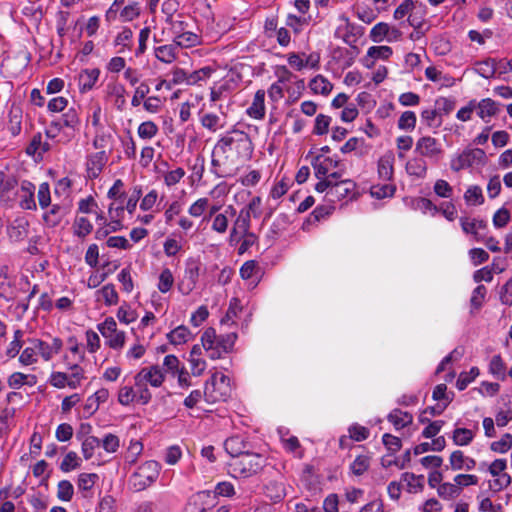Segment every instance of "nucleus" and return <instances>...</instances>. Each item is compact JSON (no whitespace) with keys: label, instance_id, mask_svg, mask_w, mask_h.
Returning <instances> with one entry per match:
<instances>
[{"label":"nucleus","instance_id":"4468645a","mask_svg":"<svg viewBox=\"0 0 512 512\" xmlns=\"http://www.w3.org/2000/svg\"><path fill=\"white\" fill-rule=\"evenodd\" d=\"M201 343L210 359L215 360L222 357L226 352L217 344L216 331L213 328L206 329L201 336Z\"/></svg>","mask_w":512,"mask_h":512},{"label":"nucleus","instance_id":"a19ab883","mask_svg":"<svg viewBox=\"0 0 512 512\" xmlns=\"http://www.w3.org/2000/svg\"><path fill=\"white\" fill-rule=\"evenodd\" d=\"M72 228L74 235L82 239L88 236L93 230L92 223L83 216H77L75 218Z\"/></svg>","mask_w":512,"mask_h":512},{"label":"nucleus","instance_id":"58836bf2","mask_svg":"<svg viewBox=\"0 0 512 512\" xmlns=\"http://www.w3.org/2000/svg\"><path fill=\"white\" fill-rule=\"evenodd\" d=\"M8 233L10 238L15 241L23 240L28 235V221L25 219H17L9 227Z\"/></svg>","mask_w":512,"mask_h":512},{"label":"nucleus","instance_id":"f3484780","mask_svg":"<svg viewBox=\"0 0 512 512\" xmlns=\"http://www.w3.org/2000/svg\"><path fill=\"white\" fill-rule=\"evenodd\" d=\"M251 216L249 210H241L230 232V241H239L243 235H248Z\"/></svg>","mask_w":512,"mask_h":512},{"label":"nucleus","instance_id":"f03ea898","mask_svg":"<svg viewBox=\"0 0 512 512\" xmlns=\"http://www.w3.org/2000/svg\"><path fill=\"white\" fill-rule=\"evenodd\" d=\"M341 177L342 173L336 171L330 175L329 180L318 182L315 185V190L325 193V199L332 203L353 198L356 191L355 182L350 179L339 180Z\"/></svg>","mask_w":512,"mask_h":512},{"label":"nucleus","instance_id":"f257e3e1","mask_svg":"<svg viewBox=\"0 0 512 512\" xmlns=\"http://www.w3.org/2000/svg\"><path fill=\"white\" fill-rule=\"evenodd\" d=\"M253 154V144L243 131H233L222 136L212 152V166L221 177L234 175L240 166L249 161Z\"/></svg>","mask_w":512,"mask_h":512},{"label":"nucleus","instance_id":"dca6fc26","mask_svg":"<svg viewBox=\"0 0 512 512\" xmlns=\"http://www.w3.org/2000/svg\"><path fill=\"white\" fill-rule=\"evenodd\" d=\"M106 99L118 111H122L126 105V89L117 82L109 83L106 86Z\"/></svg>","mask_w":512,"mask_h":512},{"label":"nucleus","instance_id":"e2e57ef3","mask_svg":"<svg viewBox=\"0 0 512 512\" xmlns=\"http://www.w3.org/2000/svg\"><path fill=\"white\" fill-rule=\"evenodd\" d=\"M266 495L273 501L281 500L285 495V488L282 483L277 481L269 482L266 487Z\"/></svg>","mask_w":512,"mask_h":512},{"label":"nucleus","instance_id":"6e6552de","mask_svg":"<svg viewBox=\"0 0 512 512\" xmlns=\"http://www.w3.org/2000/svg\"><path fill=\"white\" fill-rule=\"evenodd\" d=\"M415 152L423 159L437 163L443 158L444 149L438 139L426 135L420 137L415 144Z\"/></svg>","mask_w":512,"mask_h":512},{"label":"nucleus","instance_id":"412c9836","mask_svg":"<svg viewBox=\"0 0 512 512\" xmlns=\"http://www.w3.org/2000/svg\"><path fill=\"white\" fill-rule=\"evenodd\" d=\"M449 463L451 469L454 471L457 470H466L471 471L476 466L475 459L466 456L463 451L455 450L450 454Z\"/></svg>","mask_w":512,"mask_h":512},{"label":"nucleus","instance_id":"20e7f679","mask_svg":"<svg viewBox=\"0 0 512 512\" xmlns=\"http://www.w3.org/2000/svg\"><path fill=\"white\" fill-rule=\"evenodd\" d=\"M63 362L71 374L54 371L50 374L49 384L57 389H64L67 386L71 389L78 388L85 379L83 368L77 363H71L67 354L63 356Z\"/></svg>","mask_w":512,"mask_h":512},{"label":"nucleus","instance_id":"aec40b11","mask_svg":"<svg viewBox=\"0 0 512 512\" xmlns=\"http://www.w3.org/2000/svg\"><path fill=\"white\" fill-rule=\"evenodd\" d=\"M34 192L35 186L30 182H23L19 189H15V196L19 198L20 206L23 209L31 210L36 208Z\"/></svg>","mask_w":512,"mask_h":512},{"label":"nucleus","instance_id":"bf43d9fd","mask_svg":"<svg viewBox=\"0 0 512 512\" xmlns=\"http://www.w3.org/2000/svg\"><path fill=\"white\" fill-rule=\"evenodd\" d=\"M201 124L211 132H216L218 129L224 127V123L221 121V118L213 113L203 115L201 118Z\"/></svg>","mask_w":512,"mask_h":512},{"label":"nucleus","instance_id":"680f3d73","mask_svg":"<svg viewBox=\"0 0 512 512\" xmlns=\"http://www.w3.org/2000/svg\"><path fill=\"white\" fill-rule=\"evenodd\" d=\"M489 371L498 379H504L506 375V366L500 355H494L489 364Z\"/></svg>","mask_w":512,"mask_h":512},{"label":"nucleus","instance_id":"864d4df0","mask_svg":"<svg viewBox=\"0 0 512 512\" xmlns=\"http://www.w3.org/2000/svg\"><path fill=\"white\" fill-rule=\"evenodd\" d=\"M464 199L468 205H481L484 202V197L481 187L473 185L468 187L464 194Z\"/></svg>","mask_w":512,"mask_h":512},{"label":"nucleus","instance_id":"c756f323","mask_svg":"<svg viewBox=\"0 0 512 512\" xmlns=\"http://www.w3.org/2000/svg\"><path fill=\"white\" fill-rule=\"evenodd\" d=\"M100 71L96 68L83 70L78 77V85L81 92L90 91L96 84Z\"/></svg>","mask_w":512,"mask_h":512},{"label":"nucleus","instance_id":"f8f14e48","mask_svg":"<svg viewBox=\"0 0 512 512\" xmlns=\"http://www.w3.org/2000/svg\"><path fill=\"white\" fill-rule=\"evenodd\" d=\"M338 165L339 161L333 157L317 156L312 163V166L314 169V175L319 180L318 182L329 180L330 175L335 172L333 170L336 169Z\"/></svg>","mask_w":512,"mask_h":512},{"label":"nucleus","instance_id":"b1692460","mask_svg":"<svg viewBox=\"0 0 512 512\" xmlns=\"http://www.w3.org/2000/svg\"><path fill=\"white\" fill-rule=\"evenodd\" d=\"M16 180L13 176L0 171V200L11 201L16 193Z\"/></svg>","mask_w":512,"mask_h":512},{"label":"nucleus","instance_id":"8fccbe9b","mask_svg":"<svg viewBox=\"0 0 512 512\" xmlns=\"http://www.w3.org/2000/svg\"><path fill=\"white\" fill-rule=\"evenodd\" d=\"M489 448L495 453H507L512 448V435L509 433L503 434L499 440L493 441Z\"/></svg>","mask_w":512,"mask_h":512},{"label":"nucleus","instance_id":"e433bc0d","mask_svg":"<svg viewBox=\"0 0 512 512\" xmlns=\"http://www.w3.org/2000/svg\"><path fill=\"white\" fill-rule=\"evenodd\" d=\"M477 114L480 118L486 119L497 114L498 107L494 100L490 98L482 99L476 103Z\"/></svg>","mask_w":512,"mask_h":512},{"label":"nucleus","instance_id":"423d86ee","mask_svg":"<svg viewBox=\"0 0 512 512\" xmlns=\"http://www.w3.org/2000/svg\"><path fill=\"white\" fill-rule=\"evenodd\" d=\"M160 470L161 465L157 461H146L132 474L129 483L135 491H142L157 480Z\"/></svg>","mask_w":512,"mask_h":512},{"label":"nucleus","instance_id":"a878e982","mask_svg":"<svg viewBox=\"0 0 512 512\" xmlns=\"http://www.w3.org/2000/svg\"><path fill=\"white\" fill-rule=\"evenodd\" d=\"M405 170L408 175L423 179L427 175L428 165L422 157H415L407 161Z\"/></svg>","mask_w":512,"mask_h":512},{"label":"nucleus","instance_id":"13d9d810","mask_svg":"<svg viewBox=\"0 0 512 512\" xmlns=\"http://www.w3.org/2000/svg\"><path fill=\"white\" fill-rule=\"evenodd\" d=\"M21 119L22 113L19 108H13L10 110L7 128L13 136L18 135L21 132Z\"/></svg>","mask_w":512,"mask_h":512},{"label":"nucleus","instance_id":"09e8293b","mask_svg":"<svg viewBox=\"0 0 512 512\" xmlns=\"http://www.w3.org/2000/svg\"><path fill=\"white\" fill-rule=\"evenodd\" d=\"M416 2L413 0H405L403 1L394 11L393 18L396 21H401L404 18L407 20L411 17V14L414 13V7L416 6Z\"/></svg>","mask_w":512,"mask_h":512},{"label":"nucleus","instance_id":"2eb2a0df","mask_svg":"<svg viewBox=\"0 0 512 512\" xmlns=\"http://www.w3.org/2000/svg\"><path fill=\"white\" fill-rule=\"evenodd\" d=\"M199 266L191 263L185 269L182 279L178 283V289L183 295H189L196 287L199 278Z\"/></svg>","mask_w":512,"mask_h":512},{"label":"nucleus","instance_id":"4c0bfd02","mask_svg":"<svg viewBox=\"0 0 512 512\" xmlns=\"http://www.w3.org/2000/svg\"><path fill=\"white\" fill-rule=\"evenodd\" d=\"M310 89L316 94L328 95L332 89V83L322 75L315 76L309 83Z\"/></svg>","mask_w":512,"mask_h":512},{"label":"nucleus","instance_id":"473e14b6","mask_svg":"<svg viewBox=\"0 0 512 512\" xmlns=\"http://www.w3.org/2000/svg\"><path fill=\"white\" fill-rule=\"evenodd\" d=\"M476 430L457 427L452 432V441L456 446H468L474 439Z\"/></svg>","mask_w":512,"mask_h":512},{"label":"nucleus","instance_id":"6e6d98bb","mask_svg":"<svg viewBox=\"0 0 512 512\" xmlns=\"http://www.w3.org/2000/svg\"><path fill=\"white\" fill-rule=\"evenodd\" d=\"M174 285V277L169 268H164L159 275L157 288L161 293H167Z\"/></svg>","mask_w":512,"mask_h":512},{"label":"nucleus","instance_id":"c03bdc74","mask_svg":"<svg viewBox=\"0 0 512 512\" xmlns=\"http://www.w3.org/2000/svg\"><path fill=\"white\" fill-rule=\"evenodd\" d=\"M35 382V376H29L21 372H14L8 378V385L13 389H19L25 384L33 385Z\"/></svg>","mask_w":512,"mask_h":512},{"label":"nucleus","instance_id":"c85d7f7f","mask_svg":"<svg viewBox=\"0 0 512 512\" xmlns=\"http://www.w3.org/2000/svg\"><path fill=\"white\" fill-rule=\"evenodd\" d=\"M96 301L103 302L106 306H114L119 301V295L113 284H106L95 293Z\"/></svg>","mask_w":512,"mask_h":512},{"label":"nucleus","instance_id":"a18cd8bd","mask_svg":"<svg viewBox=\"0 0 512 512\" xmlns=\"http://www.w3.org/2000/svg\"><path fill=\"white\" fill-rule=\"evenodd\" d=\"M81 458L75 451H69L60 463L61 471L68 473L75 469L80 468L81 466Z\"/></svg>","mask_w":512,"mask_h":512},{"label":"nucleus","instance_id":"ddd939ff","mask_svg":"<svg viewBox=\"0 0 512 512\" xmlns=\"http://www.w3.org/2000/svg\"><path fill=\"white\" fill-rule=\"evenodd\" d=\"M39 356L45 361H51L54 356L58 355L63 348V341L58 337H53L50 342L34 338Z\"/></svg>","mask_w":512,"mask_h":512},{"label":"nucleus","instance_id":"052dcab7","mask_svg":"<svg viewBox=\"0 0 512 512\" xmlns=\"http://www.w3.org/2000/svg\"><path fill=\"white\" fill-rule=\"evenodd\" d=\"M99 476L96 473H81L77 479V487L82 491H89L98 481Z\"/></svg>","mask_w":512,"mask_h":512},{"label":"nucleus","instance_id":"4be33fe9","mask_svg":"<svg viewBox=\"0 0 512 512\" xmlns=\"http://www.w3.org/2000/svg\"><path fill=\"white\" fill-rule=\"evenodd\" d=\"M106 162L107 156L104 151L90 155L86 163L88 177L91 179L97 178L100 175Z\"/></svg>","mask_w":512,"mask_h":512},{"label":"nucleus","instance_id":"338daca9","mask_svg":"<svg viewBox=\"0 0 512 512\" xmlns=\"http://www.w3.org/2000/svg\"><path fill=\"white\" fill-rule=\"evenodd\" d=\"M143 451V444L139 440H131L127 448L125 459L128 463H136L139 455Z\"/></svg>","mask_w":512,"mask_h":512},{"label":"nucleus","instance_id":"603ef678","mask_svg":"<svg viewBox=\"0 0 512 512\" xmlns=\"http://www.w3.org/2000/svg\"><path fill=\"white\" fill-rule=\"evenodd\" d=\"M159 132V128L153 121L142 122L137 129L138 136L143 140L154 138Z\"/></svg>","mask_w":512,"mask_h":512},{"label":"nucleus","instance_id":"5701e85b","mask_svg":"<svg viewBox=\"0 0 512 512\" xmlns=\"http://www.w3.org/2000/svg\"><path fill=\"white\" fill-rule=\"evenodd\" d=\"M202 348L200 345H194L190 351L188 362L193 376H201L206 369V361L201 357Z\"/></svg>","mask_w":512,"mask_h":512},{"label":"nucleus","instance_id":"49530a36","mask_svg":"<svg viewBox=\"0 0 512 512\" xmlns=\"http://www.w3.org/2000/svg\"><path fill=\"white\" fill-rule=\"evenodd\" d=\"M396 187L391 183L375 184L370 188V194L376 199H383L392 197L395 193Z\"/></svg>","mask_w":512,"mask_h":512},{"label":"nucleus","instance_id":"393cba45","mask_svg":"<svg viewBox=\"0 0 512 512\" xmlns=\"http://www.w3.org/2000/svg\"><path fill=\"white\" fill-rule=\"evenodd\" d=\"M265 91H256L251 105L247 108V114L253 119H263L265 116Z\"/></svg>","mask_w":512,"mask_h":512},{"label":"nucleus","instance_id":"7ed1b4c3","mask_svg":"<svg viewBox=\"0 0 512 512\" xmlns=\"http://www.w3.org/2000/svg\"><path fill=\"white\" fill-rule=\"evenodd\" d=\"M265 465V458L261 454L245 452L239 457L231 458L228 463L230 472L235 477H250L257 474Z\"/></svg>","mask_w":512,"mask_h":512},{"label":"nucleus","instance_id":"37998d69","mask_svg":"<svg viewBox=\"0 0 512 512\" xmlns=\"http://www.w3.org/2000/svg\"><path fill=\"white\" fill-rule=\"evenodd\" d=\"M101 440L95 436H85L81 442V452L86 460L93 457L95 450L100 446Z\"/></svg>","mask_w":512,"mask_h":512},{"label":"nucleus","instance_id":"c9c22d12","mask_svg":"<svg viewBox=\"0 0 512 512\" xmlns=\"http://www.w3.org/2000/svg\"><path fill=\"white\" fill-rule=\"evenodd\" d=\"M230 211L231 215L235 214V209L232 206H228L224 213L216 214L212 219L211 229L219 234H224L229 225L228 212Z\"/></svg>","mask_w":512,"mask_h":512},{"label":"nucleus","instance_id":"f704fd0d","mask_svg":"<svg viewBox=\"0 0 512 512\" xmlns=\"http://www.w3.org/2000/svg\"><path fill=\"white\" fill-rule=\"evenodd\" d=\"M388 420L396 429H402L412 423L413 416L409 412L394 409L389 413Z\"/></svg>","mask_w":512,"mask_h":512},{"label":"nucleus","instance_id":"39448f33","mask_svg":"<svg viewBox=\"0 0 512 512\" xmlns=\"http://www.w3.org/2000/svg\"><path fill=\"white\" fill-rule=\"evenodd\" d=\"M230 379L220 372H215L204 387V398L209 403L225 401L231 394Z\"/></svg>","mask_w":512,"mask_h":512},{"label":"nucleus","instance_id":"0eeeda50","mask_svg":"<svg viewBox=\"0 0 512 512\" xmlns=\"http://www.w3.org/2000/svg\"><path fill=\"white\" fill-rule=\"evenodd\" d=\"M99 332L104 337L106 345L114 350L122 349L126 342V333L117 328V323L113 317H107L97 326Z\"/></svg>","mask_w":512,"mask_h":512},{"label":"nucleus","instance_id":"4d7b16f0","mask_svg":"<svg viewBox=\"0 0 512 512\" xmlns=\"http://www.w3.org/2000/svg\"><path fill=\"white\" fill-rule=\"evenodd\" d=\"M462 230L467 234H472L478 240V230L485 227V224L481 220L461 218L460 220Z\"/></svg>","mask_w":512,"mask_h":512},{"label":"nucleus","instance_id":"69168bd1","mask_svg":"<svg viewBox=\"0 0 512 512\" xmlns=\"http://www.w3.org/2000/svg\"><path fill=\"white\" fill-rule=\"evenodd\" d=\"M209 208V199L208 198H199L195 202H193L188 208V214L191 217H201Z\"/></svg>","mask_w":512,"mask_h":512},{"label":"nucleus","instance_id":"2f4dec72","mask_svg":"<svg viewBox=\"0 0 512 512\" xmlns=\"http://www.w3.org/2000/svg\"><path fill=\"white\" fill-rule=\"evenodd\" d=\"M67 214V208L58 204H54L45 212L43 219L50 227L57 226Z\"/></svg>","mask_w":512,"mask_h":512},{"label":"nucleus","instance_id":"79ce46f5","mask_svg":"<svg viewBox=\"0 0 512 512\" xmlns=\"http://www.w3.org/2000/svg\"><path fill=\"white\" fill-rule=\"evenodd\" d=\"M499 68V62L497 63L493 59H487L476 64L475 71L483 78H492L497 69Z\"/></svg>","mask_w":512,"mask_h":512},{"label":"nucleus","instance_id":"9b49d317","mask_svg":"<svg viewBox=\"0 0 512 512\" xmlns=\"http://www.w3.org/2000/svg\"><path fill=\"white\" fill-rule=\"evenodd\" d=\"M507 468V461L503 458L495 459L488 468L489 473L496 477L494 480L493 487L496 490H502L507 488L511 483V477L505 472Z\"/></svg>","mask_w":512,"mask_h":512},{"label":"nucleus","instance_id":"cd10ccee","mask_svg":"<svg viewBox=\"0 0 512 512\" xmlns=\"http://www.w3.org/2000/svg\"><path fill=\"white\" fill-rule=\"evenodd\" d=\"M39 353L34 338L28 340V345L21 351L18 361L22 366H31L38 363Z\"/></svg>","mask_w":512,"mask_h":512},{"label":"nucleus","instance_id":"ea45409f","mask_svg":"<svg viewBox=\"0 0 512 512\" xmlns=\"http://www.w3.org/2000/svg\"><path fill=\"white\" fill-rule=\"evenodd\" d=\"M191 336L190 330L186 326L181 325L168 333L167 338L173 345H181L188 342Z\"/></svg>","mask_w":512,"mask_h":512},{"label":"nucleus","instance_id":"6ab92c4d","mask_svg":"<svg viewBox=\"0 0 512 512\" xmlns=\"http://www.w3.org/2000/svg\"><path fill=\"white\" fill-rule=\"evenodd\" d=\"M395 156L388 151L382 155L377 162V174L380 180L390 181L394 174Z\"/></svg>","mask_w":512,"mask_h":512},{"label":"nucleus","instance_id":"a211bd4d","mask_svg":"<svg viewBox=\"0 0 512 512\" xmlns=\"http://www.w3.org/2000/svg\"><path fill=\"white\" fill-rule=\"evenodd\" d=\"M392 53V48L389 46H372L367 50L361 61L366 68L371 69L375 66L377 60H387Z\"/></svg>","mask_w":512,"mask_h":512},{"label":"nucleus","instance_id":"bb28decb","mask_svg":"<svg viewBox=\"0 0 512 512\" xmlns=\"http://www.w3.org/2000/svg\"><path fill=\"white\" fill-rule=\"evenodd\" d=\"M234 80L232 78H224L216 82L210 89V100L216 102L225 97L234 88Z\"/></svg>","mask_w":512,"mask_h":512},{"label":"nucleus","instance_id":"9d476101","mask_svg":"<svg viewBox=\"0 0 512 512\" xmlns=\"http://www.w3.org/2000/svg\"><path fill=\"white\" fill-rule=\"evenodd\" d=\"M164 381V371L159 365L144 367L134 376L135 386L150 385L154 388H158L162 386Z\"/></svg>","mask_w":512,"mask_h":512},{"label":"nucleus","instance_id":"0e129e2a","mask_svg":"<svg viewBox=\"0 0 512 512\" xmlns=\"http://www.w3.org/2000/svg\"><path fill=\"white\" fill-rule=\"evenodd\" d=\"M388 27L389 24L386 22L377 23L371 28L369 38L375 43H379L386 40Z\"/></svg>","mask_w":512,"mask_h":512},{"label":"nucleus","instance_id":"774afa93","mask_svg":"<svg viewBox=\"0 0 512 512\" xmlns=\"http://www.w3.org/2000/svg\"><path fill=\"white\" fill-rule=\"evenodd\" d=\"M137 393L132 386H123L118 392V402L123 406H128L136 401Z\"/></svg>","mask_w":512,"mask_h":512},{"label":"nucleus","instance_id":"3c124183","mask_svg":"<svg viewBox=\"0 0 512 512\" xmlns=\"http://www.w3.org/2000/svg\"><path fill=\"white\" fill-rule=\"evenodd\" d=\"M182 366L183 365L181 364L177 356L169 354L164 357L161 368L164 371V376H166V374L176 376V373Z\"/></svg>","mask_w":512,"mask_h":512},{"label":"nucleus","instance_id":"1a4fd4ad","mask_svg":"<svg viewBox=\"0 0 512 512\" xmlns=\"http://www.w3.org/2000/svg\"><path fill=\"white\" fill-rule=\"evenodd\" d=\"M485 159V152L480 148H467L458 155L452 157L450 168L454 172H459L474 164L482 163Z\"/></svg>","mask_w":512,"mask_h":512},{"label":"nucleus","instance_id":"de8ad7c7","mask_svg":"<svg viewBox=\"0 0 512 512\" xmlns=\"http://www.w3.org/2000/svg\"><path fill=\"white\" fill-rule=\"evenodd\" d=\"M167 27L165 29L169 30V34L173 37V40L177 35H180L185 31V23L181 20L180 15H172L169 14V18H166Z\"/></svg>","mask_w":512,"mask_h":512},{"label":"nucleus","instance_id":"7c9ffc66","mask_svg":"<svg viewBox=\"0 0 512 512\" xmlns=\"http://www.w3.org/2000/svg\"><path fill=\"white\" fill-rule=\"evenodd\" d=\"M224 447L226 452L231 456V458L239 457L245 452H247V444L239 436H233L228 438L224 443Z\"/></svg>","mask_w":512,"mask_h":512},{"label":"nucleus","instance_id":"5fc2aeb1","mask_svg":"<svg viewBox=\"0 0 512 512\" xmlns=\"http://www.w3.org/2000/svg\"><path fill=\"white\" fill-rule=\"evenodd\" d=\"M177 47H192L199 43V37L197 34L189 31H184L180 35H177L173 41Z\"/></svg>","mask_w":512,"mask_h":512},{"label":"nucleus","instance_id":"72a5a7b5","mask_svg":"<svg viewBox=\"0 0 512 512\" xmlns=\"http://www.w3.org/2000/svg\"><path fill=\"white\" fill-rule=\"evenodd\" d=\"M155 57L166 64H170L174 62L177 58V46L175 43L166 44L159 47H156L154 50Z\"/></svg>","mask_w":512,"mask_h":512}]
</instances>
